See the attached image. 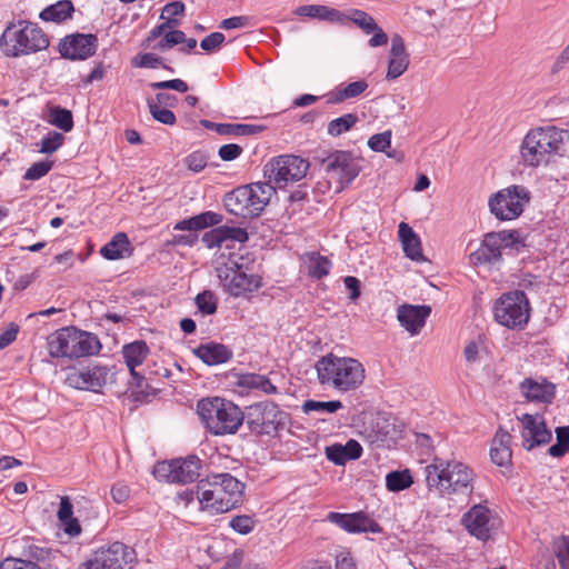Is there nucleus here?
Listing matches in <instances>:
<instances>
[{"mask_svg": "<svg viewBox=\"0 0 569 569\" xmlns=\"http://www.w3.org/2000/svg\"><path fill=\"white\" fill-rule=\"evenodd\" d=\"M52 168V161H39L33 163L24 173L26 180H38L46 176Z\"/></svg>", "mask_w": 569, "mask_h": 569, "instance_id": "obj_54", "label": "nucleus"}, {"mask_svg": "<svg viewBox=\"0 0 569 569\" xmlns=\"http://www.w3.org/2000/svg\"><path fill=\"white\" fill-rule=\"evenodd\" d=\"M237 386L247 389L260 390L266 395L278 392L277 387L263 375L243 373L238 377Z\"/></svg>", "mask_w": 569, "mask_h": 569, "instance_id": "obj_35", "label": "nucleus"}, {"mask_svg": "<svg viewBox=\"0 0 569 569\" xmlns=\"http://www.w3.org/2000/svg\"><path fill=\"white\" fill-rule=\"evenodd\" d=\"M244 483L230 473H214L197 485L198 500L203 510L223 513L243 502Z\"/></svg>", "mask_w": 569, "mask_h": 569, "instance_id": "obj_1", "label": "nucleus"}, {"mask_svg": "<svg viewBox=\"0 0 569 569\" xmlns=\"http://www.w3.org/2000/svg\"><path fill=\"white\" fill-rule=\"evenodd\" d=\"M510 441L511 436L508 431H505L500 428L496 432L490 448V458L495 465L499 467H506L510 465L512 456Z\"/></svg>", "mask_w": 569, "mask_h": 569, "instance_id": "obj_28", "label": "nucleus"}, {"mask_svg": "<svg viewBox=\"0 0 569 569\" xmlns=\"http://www.w3.org/2000/svg\"><path fill=\"white\" fill-rule=\"evenodd\" d=\"M73 4L69 0L58 1L43 9L40 12V18L44 21L61 22L71 16Z\"/></svg>", "mask_w": 569, "mask_h": 569, "instance_id": "obj_37", "label": "nucleus"}, {"mask_svg": "<svg viewBox=\"0 0 569 569\" xmlns=\"http://www.w3.org/2000/svg\"><path fill=\"white\" fill-rule=\"evenodd\" d=\"M462 525L467 531L479 540L487 541L498 526V519L486 506L475 505L462 516Z\"/></svg>", "mask_w": 569, "mask_h": 569, "instance_id": "obj_17", "label": "nucleus"}, {"mask_svg": "<svg viewBox=\"0 0 569 569\" xmlns=\"http://www.w3.org/2000/svg\"><path fill=\"white\" fill-rule=\"evenodd\" d=\"M198 415L214 436L236 433L246 419L238 406L219 397L201 399L198 402Z\"/></svg>", "mask_w": 569, "mask_h": 569, "instance_id": "obj_6", "label": "nucleus"}, {"mask_svg": "<svg viewBox=\"0 0 569 569\" xmlns=\"http://www.w3.org/2000/svg\"><path fill=\"white\" fill-rule=\"evenodd\" d=\"M98 39L94 34L73 33L64 37L59 44L62 58L86 60L96 53Z\"/></svg>", "mask_w": 569, "mask_h": 569, "instance_id": "obj_20", "label": "nucleus"}, {"mask_svg": "<svg viewBox=\"0 0 569 569\" xmlns=\"http://www.w3.org/2000/svg\"><path fill=\"white\" fill-rule=\"evenodd\" d=\"M201 240L206 247L213 249L221 247L222 243L229 240L246 242L248 240V232L239 227L220 226L203 233Z\"/></svg>", "mask_w": 569, "mask_h": 569, "instance_id": "obj_26", "label": "nucleus"}, {"mask_svg": "<svg viewBox=\"0 0 569 569\" xmlns=\"http://www.w3.org/2000/svg\"><path fill=\"white\" fill-rule=\"evenodd\" d=\"M315 369L318 382L339 392H350L359 389L366 378L363 365L351 357H339L329 352L320 357Z\"/></svg>", "mask_w": 569, "mask_h": 569, "instance_id": "obj_2", "label": "nucleus"}, {"mask_svg": "<svg viewBox=\"0 0 569 569\" xmlns=\"http://www.w3.org/2000/svg\"><path fill=\"white\" fill-rule=\"evenodd\" d=\"M408 67L409 54L406 51L405 41L399 34H395L391 39L386 78L388 80H395L402 76L407 71Z\"/></svg>", "mask_w": 569, "mask_h": 569, "instance_id": "obj_23", "label": "nucleus"}, {"mask_svg": "<svg viewBox=\"0 0 569 569\" xmlns=\"http://www.w3.org/2000/svg\"><path fill=\"white\" fill-rule=\"evenodd\" d=\"M131 64L134 68H150L158 69L163 68L166 70L172 71V69L163 63V59L152 52L139 53L131 60Z\"/></svg>", "mask_w": 569, "mask_h": 569, "instance_id": "obj_45", "label": "nucleus"}, {"mask_svg": "<svg viewBox=\"0 0 569 569\" xmlns=\"http://www.w3.org/2000/svg\"><path fill=\"white\" fill-rule=\"evenodd\" d=\"M566 131L556 127H539L531 129L520 146V158L525 166L537 168L547 164L550 158L558 152Z\"/></svg>", "mask_w": 569, "mask_h": 569, "instance_id": "obj_5", "label": "nucleus"}, {"mask_svg": "<svg viewBox=\"0 0 569 569\" xmlns=\"http://www.w3.org/2000/svg\"><path fill=\"white\" fill-rule=\"evenodd\" d=\"M186 163L189 170L193 172H200L207 166V157L198 151L192 152L186 158Z\"/></svg>", "mask_w": 569, "mask_h": 569, "instance_id": "obj_61", "label": "nucleus"}, {"mask_svg": "<svg viewBox=\"0 0 569 569\" xmlns=\"http://www.w3.org/2000/svg\"><path fill=\"white\" fill-rule=\"evenodd\" d=\"M263 130V127L257 124L223 123L217 127V133L222 136H253Z\"/></svg>", "mask_w": 569, "mask_h": 569, "instance_id": "obj_41", "label": "nucleus"}, {"mask_svg": "<svg viewBox=\"0 0 569 569\" xmlns=\"http://www.w3.org/2000/svg\"><path fill=\"white\" fill-rule=\"evenodd\" d=\"M149 112L154 120L167 126H173L176 123L174 113L168 108L157 107L152 101H147Z\"/></svg>", "mask_w": 569, "mask_h": 569, "instance_id": "obj_47", "label": "nucleus"}, {"mask_svg": "<svg viewBox=\"0 0 569 569\" xmlns=\"http://www.w3.org/2000/svg\"><path fill=\"white\" fill-rule=\"evenodd\" d=\"M110 369L104 366H91L70 376L68 379L79 389L98 392L110 380Z\"/></svg>", "mask_w": 569, "mask_h": 569, "instance_id": "obj_21", "label": "nucleus"}, {"mask_svg": "<svg viewBox=\"0 0 569 569\" xmlns=\"http://www.w3.org/2000/svg\"><path fill=\"white\" fill-rule=\"evenodd\" d=\"M557 559L562 569H569V538L563 537L558 547Z\"/></svg>", "mask_w": 569, "mask_h": 569, "instance_id": "obj_64", "label": "nucleus"}, {"mask_svg": "<svg viewBox=\"0 0 569 569\" xmlns=\"http://www.w3.org/2000/svg\"><path fill=\"white\" fill-rule=\"evenodd\" d=\"M309 162L295 154H283L272 158L264 166V176L270 183L283 188L289 183L300 181L306 177Z\"/></svg>", "mask_w": 569, "mask_h": 569, "instance_id": "obj_13", "label": "nucleus"}, {"mask_svg": "<svg viewBox=\"0 0 569 569\" xmlns=\"http://www.w3.org/2000/svg\"><path fill=\"white\" fill-rule=\"evenodd\" d=\"M322 170L343 186L351 183L360 172L358 160L349 151L337 150L321 160Z\"/></svg>", "mask_w": 569, "mask_h": 569, "instance_id": "obj_16", "label": "nucleus"}, {"mask_svg": "<svg viewBox=\"0 0 569 569\" xmlns=\"http://www.w3.org/2000/svg\"><path fill=\"white\" fill-rule=\"evenodd\" d=\"M295 14L330 22L341 21V12L339 10L322 4L300 6L295 10Z\"/></svg>", "mask_w": 569, "mask_h": 569, "instance_id": "obj_34", "label": "nucleus"}, {"mask_svg": "<svg viewBox=\"0 0 569 569\" xmlns=\"http://www.w3.org/2000/svg\"><path fill=\"white\" fill-rule=\"evenodd\" d=\"M522 430V447L530 451L536 447L546 446L552 439L551 431L547 428L543 418L540 415L525 413L519 418Z\"/></svg>", "mask_w": 569, "mask_h": 569, "instance_id": "obj_18", "label": "nucleus"}, {"mask_svg": "<svg viewBox=\"0 0 569 569\" xmlns=\"http://www.w3.org/2000/svg\"><path fill=\"white\" fill-rule=\"evenodd\" d=\"M150 87L154 90H176L179 92H187L188 84L181 79L164 80L159 82L150 83Z\"/></svg>", "mask_w": 569, "mask_h": 569, "instance_id": "obj_55", "label": "nucleus"}, {"mask_svg": "<svg viewBox=\"0 0 569 569\" xmlns=\"http://www.w3.org/2000/svg\"><path fill=\"white\" fill-rule=\"evenodd\" d=\"M178 20L176 19H169V21H164L162 22L161 24L159 26H156L153 29L150 30L148 37L146 38V40L143 41L142 46L148 48L151 46V43L158 39L160 36H164L166 32H168L167 30L173 28V27H177L178 26Z\"/></svg>", "mask_w": 569, "mask_h": 569, "instance_id": "obj_53", "label": "nucleus"}, {"mask_svg": "<svg viewBox=\"0 0 569 569\" xmlns=\"http://www.w3.org/2000/svg\"><path fill=\"white\" fill-rule=\"evenodd\" d=\"M326 520L338 526L348 533H379L382 528L363 511L352 513L329 512Z\"/></svg>", "mask_w": 569, "mask_h": 569, "instance_id": "obj_19", "label": "nucleus"}, {"mask_svg": "<svg viewBox=\"0 0 569 569\" xmlns=\"http://www.w3.org/2000/svg\"><path fill=\"white\" fill-rule=\"evenodd\" d=\"M132 251L127 233L118 232L101 248L100 253L107 260H118L130 257Z\"/></svg>", "mask_w": 569, "mask_h": 569, "instance_id": "obj_32", "label": "nucleus"}, {"mask_svg": "<svg viewBox=\"0 0 569 569\" xmlns=\"http://www.w3.org/2000/svg\"><path fill=\"white\" fill-rule=\"evenodd\" d=\"M217 273L223 287L234 297L261 287V278L243 256L229 258L223 267L217 269Z\"/></svg>", "mask_w": 569, "mask_h": 569, "instance_id": "obj_9", "label": "nucleus"}, {"mask_svg": "<svg viewBox=\"0 0 569 569\" xmlns=\"http://www.w3.org/2000/svg\"><path fill=\"white\" fill-rule=\"evenodd\" d=\"M358 120L359 119L356 113H346L329 121L327 132L331 137H339L348 132L358 122Z\"/></svg>", "mask_w": 569, "mask_h": 569, "instance_id": "obj_40", "label": "nucleus"}, {"mask_svg": "<svg viewBox=\"0 0 569 569\" xmlns=\"http://www.w3.org/2000/svg\"><path fill=\"white\" fill-rule=\"evenodd\" d=\"M495 320L512 330H522L530 318V305L523 291L502 295L493 306Z\"/></svg>", "mask_w": 569, "mask_h": 569, "instance_id": "obj_10", "label": "nucleus"}, {"mask_svg": "<svg viewBox=\"0 0 569 569\" xmlns=\"http://www.w3.org/2000/svg\"><path fill=\"white\" fill-rule=\"evenodd\" d=\"M276 193V188L268 182H256L241 186L227 193L224 206L227 210L236 216L257 217L269 203Z\"/></svg>", "mask_w": 569, "mask_h": 569, "instance_id": "obj_7", "label": "nucleus"}, {"mask_svg": "<svg viewBox=\"0 0 569 569\" xmlns=\"http://www.w3.org/2000/svg\"><path fill=\"white\" fill-rule=\"evenodd\" d=\"M425 475L428 489L440 495L468 496L473 490V472L460 461L436 458L425 467Z\"/></svg>", "mask_w": 569, "mask_h": 569, "instance_id": "obj_3", "label": "nucleus"}, {"mask_svg": "<svg viewBox=\"0 0 569 569\" xmlns=\"http://www.w3.org/2000/svg\"><path fill=\"white\" fill-rule=\"evenodd\" d=\"M230 527L238 533L248 535L254 528V520L247 515L236 516L231 519Z\"/></svg>", "mask_w": 569, "mask_h": 569, "instance_id": "obj_52", "label": "nucleus"}, {"mask_svg": "<svg viewBox=\"0 0 569 569\" xmlns=\"http://www.w3.org/2000/svg\"><path fill=\"white\" fill-rule=\"evenodd\" d=\"M63 141H64V137L62 133H59L57 131L49 132L41 140L40 152L52 153V152L57 151L62 146Z\"/></svg>", "mask_w": 569, "mask_h": 569, "instance_id": "obj_49", "label": "nucleus"}, {"mask_svg": "<svg viewBox=\"0 0 569 569\" xmlns=\"http://www.w3.org/2000/svg\"><path fill=\"white\" fill-rule=\"evenodd\" d=\"M132 560L133 550L117 541L108 548L97 550L79 569H124Z\"/></svg>", "mask_w": 569, "mask_h": 569, "instance_id": "obj_15", "label": "nucleus"}, {"mask_svg": "<svg viewBox=\"0 0 569 569\" xmlns=\"http://www.w3.org/2000/svg\"><path fill=\"white\" fill-rule=\"evenodd\" d=\"M148 101H152L157 107L172 108L178 103V98L170 93L159 92L154 98L148 99Z\"/></svg>", "mask_w": 569, "mask_h": 569, "instance_id": "obj_63", "label": "nucleus"}, {"mask_svg": "<svg viewBox=\"0 0 569 569\" xmlns=\"http://www.w3.org/2000/svg\"><path fill=\"white\" fill-rule=\"evenodd\" d=\"M326 457L337 466H343L348 458L342 445H332L326 448Z\"/></svg>", "mask_w": 569, "mask_h": 569, "instance_id": "obj_57", "label": "nucleus"}, {"mask_svg": "<svg viewBox=\"0 0 569 569\" xmlns=\"http://www.w3.org/2000/svg\"><path fill=\"white\" fill-rule=\"evenodd\" d=\"M308 274L316 279L326 277L331 268V262L328 258L320 256L319 253L312 252L307 256Z\"/></svg>", "mask_w": 569, "mask_h": 569, "instance_id": "obj_39", "label": "nucleus"}, {"mask_svg": "<svg viewBox=\"0 0 569 569\" xmlns=\"http://www.w3.org/2000/svg\"><path fill=\"white\" fill-rule=\"evenodd\" d=\"M49 355L53 358L73 359L72 327L61 328L48 337Z\"/></svg>", "mask_w": 569, "mask_h": 569, "instance_id": "obj_27", "label": "nucleus"}, {"mask_svg": "<svg viewBox=\"0 0 569 569\" xmlns=\"http://www.w3.org/2000/svg\"><path fill=\"white\" fill-rule=\"evenodd\" d=\"M368 82L366 80H358L348 83L346 87H338L330 99L333 103H340L348 99L357 98L361 96L368 89Z\"/></svg>", "mask_w": 569, "mask_h": 569, "instance_id": "obj_38", "label": "nucleus"}, {"mask_svg": "<svg viewBox=\"0 0 569 569\" xmlns=\"http://www.w3.org/2000/svg\"><path fill=\"white\" fill-rule=\"evenodd\" d=\"M530 199V191L526 187L511 184L491 194L488 207L496 219L510 221L521 216Z\"/></svg>", "mask_w": 569, "mask_h": 569, "instance_id": "obj_12", "label": "nucleus"}, {"mask_svg": "<svg viewBox=\"0 0 569 569\" xmlns=\"http://www.w3.org/2000/svg\"><path fill=\"white\" fill-rule=\"evenodd\" d=\"M196 305L203 315H213L217 311V301L211 291H203L196 297Z\"/></svg>", "mask_w": 569, "mask_h": 569, "instance_id": "obj_48", "label": "nucleus"}, {"mask_svg": "<svg viewBox=\"0 0 569 569\" xmlns=\"http://www.w3.org/2000/svg\"><path fill=\"white\" fill-rule=\"evenodd\" d=\"M343 407L340 400H331V401H316V400H307L302 405V411L305 413H310L312 411H327L329 413H335Z\"/></svg>", "mask_w": 569, "mask_h": 569, "instance_id": "obj_46", "label": "nucleus"}, {"mask_svg": "<svg viewBox=\"0 0 569 569\" xmlns=\"http://www.w3.org/2000/svg\"><path fill=\"white\" fill-rule=\"evenodd\" d=\"M28 556V560H31L34 563L39 565L50 560L53 557V553L50 549H44L37 546H29Z\"/></svg>", "mask_w": 569, "mask_h": 569, "instance_id": "obj_59", "label": "nucleus"}, {"mask_svg": "<svg viewBox=\"0 0 569 569\" xmlns=\"http://www.w3.org/2000/svg\"><path fill=\"white\" fill-rule=\"evenodd\" d=\"M525 247V242L517 230H502L489 232L485 236L480 247L470 254V262L478 264H496L501 261L503 249L510 248L519 250Z\"/></svg>", "mask_w": 569, "mask_h": 569, "instance_id": "obj_11", "label": "nucleus"}, {"mask_svg": "<svg viewBox=\"0 0 569 569\" xmlns=\"http://www.w3.org/2000/svg\"><path fill=\"white\" fill-rule=\"evenodd\" d=\"M557 442L549 447L548 452L550 456L560 458L569 451V426L556 428Z\"/></svg>", "mask_w": 569, "mask_h": 569, "instance_id": "obj_44", "label": "nucleus"}, {"mask_svg": "<svg viewBox=\"0 0 569 569\" xmlns=\"http://www.w3.org/2000/svg\"><path fill=\"white\" fill-rule=\"evenodd\" d=\"M430 313L429 306L402 305L398 308L397 318L400 325L413 336L420 332Z\"/></svg>", "mask_w": 569, "mask_h": 569, "instance_id": "obj_22", "label": "nucleus"}, {"mask_svg": "<svg viewBox=\"0 0 569 569\" xmlns=\"http://www.w3.org/2000/svg\"><path fill=\"white\" fill-rule=\"evenodd\" d=\"M58 519L64 526V531L69 536H78L81 532L79 521L73 518V506L67 496L60 499Z\"/></svg>", "mask_w": 569, "mask_h": 569, "instance_id": "obj_36", "label": "nucleus"}, {"mask_svg": "<svg viewBox=\"0 0 569 569\" xmlns=\"http://www.w3.org/2000/svg\"><path fill=\"white\" fill-rule=\"evenodd\" d=\"M222 221V216L212 211L202 212L189 219L179 221L174 226V230H189L197 231L207 227L219 224Z\"/></svg>", "mask_w": 569, "mask_h": 569, "instance_id": "obj_33", "label": "nucleus"}, {"mask_svg": "<svg viewBox=\"0 0 569 569\" xmlns=\"http://www.w3.org/2000/svg\"><path fill=\"white\" fill-rule=\"evenodd\" d=\"M194 355L209 366L224 363L232 358V350L222 343L209 342L194 349Z\"/></svg>", "mask_w": 569, "mask_h": 569, "instance_id": "obj_29", "label": "nucleus"}, {"mask_svg": "<svg viewBox=\"0 0 569 569\" xmlns=\"http://www.w3.org/2000/svg\"><path fill=\"white\" fill-rule=\"evenodd\" d=\"M49 38L36 23H9L0 37V49L6 57L19 58L46 50Z\"/></svg>", "mask_w": 569, "mask_h": 569, "instance_id": "obj_4", "label": "nucleus"}, {"mask_svg": "<svg viewBox=\"0 0 569 569\" xmlns=\"http://www.w3.org/2000/svg\"><path fill=\"white\" fill-rule=\"evenodd\" d=\"M243 413V422L257 436H274L289 422V415L271 401L252 403Z\"/></svg>", "mask_w": 569, "mask_h": 569, "instance_id": "obj_8", "label": "nucleus"}, {"mask_svg": "<svg viewBox=\"0 0 569 569\" xmlns=\"http://www.w3.org/2000/svg\"><path fill=\"white\" fill-rule=\"evenodd\" d=\"M72 339L74 342L73 358L93 356L101 349L99 338L91 332L72 327Z\"/></svg>", "mask_w": 569, "mask_h": 569, "instance_id": "obj_30", "label": "nucleus"}, {"mask_svg": "<svg viewBox=\"0 0 569 569\" xmlns=\"http://www.w3.org/2000/svg\"><path fill=\"white\" fill-rule=\"evenodd\" d=\"M351 20L366 33H371L378 29V24L375 19L365 11L355 10Z\"/></svg>", "mask_w": 569, "mask_h": 569, "instance_id": "obj_50", "label": "nucleus"}, {"mask_svg": "<svg viewBox=\"0 0 569 569\" xmlns=\"http://www.w3.org/2000/svg\"><path fill=\"white\" fill-rule=\"evenodd\" d=\"M242 152V148L236 143L223 144L219 149V157L223 161H232L237 159Z\"/></svg>", "mask_w": 569, "mask_h": 569, "instance_id": "obj_62", "label": "nucleus"}, {"mask_svg": "<svg viewBox=\"0 0 569 569\" xmlns=\"http://www.w3.org/2000/svg\"><path fill=\"white\" fill-rule=\"evenodd\" d=\"M122 355L136 386L139 388L142 387L144 377L138 372L136 368L142 365L149 355V348L147 343L142 340L128 343L123 346Z\"/></svg>", "mask_w": 569, "mask_h": 569, "instance_id": "obj_25", "label": "nucleus"}, {"mask_svg": "<svg viewBox=\"0 0 569 569\" xmlns=\"http://www.w3.org/2000/svg\"><path fill=\"white\" fill-rule=\"evenodd\" d=\"M520 390L528 401L551 403L555 398L556 386L546 379L526 378L520 383Z\"/></svg>", "mask_w": 569, "mask_h": 569, "instance_id": "obj_24", "label": "nucleus"}, {"mask_svg": "<svg viewBox=\"0 0 569 569\" xmlns=\"http://www.w3.org/2000/svg\"><path fill=\"white\" fill-rule=\"evenodd\" d=\"M201 460L196 456L158 462L153 476L170 483H190L200 477Z\"/></svg>", "mask_w": 569, "mask_h": 569, "instance_id": "obj_14", "label": "nucleus"}, {"mask_svg": "<svg viewBox=\"0 0 569 569\" xmlns=\"http://www.w3.org/2000/svg\"><path fill=\"white\" fill-rule=\"evenodd\" d=\"M224 39L222 32H212L201 40L200 47L207 52H213L223 43Z\"/></svg>", "mask_w": 569, "mask_h": 569, "instance_id": "obj_58", "label": "nucleus"}, {"mask_svg": "<svg viewBox=\"0 0 569 569\" xmlns=\"http://www.w3.org/2000/svg\"><path fill=\"white\" fill-rule=\"evenodd\" d=\"M398 233L406 256L417 262L425 261L420 238L412 228L406 222H400Z\"/></svg>", "mask_w": 569, "mask_h": 569, "instance_id": "obj_31", "label": "nucleus"}, {"mask_svg": "<svg viewBox=\"0 0 569 569\" xmlns=\"http://www.w3.org/2000/svg\"><path fill=\"white\" fill-rule=\"evenodd\" d=\"M184 9V3L181 1L169 2L163 7L160 18L169 21V19H173V17L182 16Z\"/></svg>", "mask_w": 569, "mask_h": 569, "instance_id": "obj_60", "label": "nucleus"}, {"mask_svg": "<svg viewBox=\"0 0 569 569\" xmlns=\"http://www.w3.org/2000/svg\"><path fill=\"white\" fill-rule=\"evenodd\" d=\"M48 121L64 132H69L73 128V118L71 111L59 106L50 109Z\"/></svg>", "mask_w": 569, "mask_h": 569, "instance_id": "obj_42", "label": "nucleus"}, {"mask_svg": "<svg viewBox=\"0 0 569 569\" xmlns=\"http://www.w3.org/2000/svg\"><path fill=\"white\" fill-rule=\"evenodd\" d=\"M0 569H42L31 560L7 558L0 563Z\"/></svg>", "mask_w": 569, "mask_h": 569, "instance_id": "obj_56", "label": "nucleus"}, {"mask_svg": "<svg viewBox=\"0 0 569 569\" xmlns=\"http://www.w3.org/2000/svg\"><path fill=\"white\" fill-rule=\"evenodd\" d=\"M391 143V131L387 130L381 133L371 136L368 140V147L377 152H383Z\"/></svg>", "mask_w": 569, "mask_h": 569, "instance_id": "obj_51", "label": "nucleus"}, {"mask_svg": "<svg viewBox=\"0 0 569 569\" xmlns=\"http://www.w3.org/2000/svg\"><path fill=\"white\" fill-rule=\"evenodd\" d=\"M413 480L409 470L391 471L386 477V486L390 491H400L409 488Z\"/></svg>", "mask_w": 569, "mask_h": 569, "instance_id": "obj_43", "label": "nucleus"}]
</instances>
